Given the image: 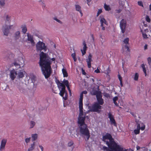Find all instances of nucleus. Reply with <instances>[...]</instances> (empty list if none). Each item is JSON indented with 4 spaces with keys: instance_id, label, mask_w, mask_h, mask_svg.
<instances>
[{
    "instance_id": "f257e3e1",
    "label": "nucleus",
    "mask_w": 151,
    "mask_h": 151,
    "mask_svg": "<svg viewBox=\"0 0 151 151\" xmlns=\"http://www.w3.org/2000/svg\"><path fill=\"white\" fill-rule=\"evenodd\" d=\"M87 93V91H83L80 95L79 103L80 113L78 121V123L80 129V132L82 134L86 136V141L89 139L90 135L88 130L87 127V125L84 122L85 117V115L83 114V94H86Z\"/></svg>"
},
{
    "instance_id": "f03ea898",
    "label": "nucleus",
    "mask_w": 151,
    "mask_h": 151,
    "mask_svg": "<svg viewBox=\"0 0 151 151\" xmlns=\"http://www.w3.org/2000/svg\"><path fill=\"white\" fill-rule=\"evenodd\" d=\"M40 65L42 74L46 79L49 78L52 72L51 65V59L47 55L46 53L41 52L40 55Z\"/></svg>"
},
{
    "instance_id": "7ed1b4c3",
    "label": "nucleus",
    "mask_w": 151,
    "mask_h": 151,
    "mask_svg": "<svg viewBox=\"0 0 151 151\" xmlns=\"http://www.w3.org/2000/svg\"><path fill=\"white\" fill-rule=\"evenodd\" d=\"M102 140L109 147V148L104 146L103 149L104 151H134L131 149H126L118 145L114 142V139L111 135L108 133H107L103 137Z\"/></svg>"
},
{
    "instance_id": "20e7f679",
    "label": "nucleus",
    "mask_w": 151,
    "mask_h": 151,
    "mask_svg": "<svg viewBox=\"0 0 151 151\" xmlns=\"http://www.w3.org/2000/svg\"><path fill=\"white\" fill-rule=\"evenodd\" d=\"M58 88L60 91L59 95L63 97L65 100L68 99V94L65 89V86L64 84L60 82L58 80L56 81Z\"/></svg>"
},
{
    "instance_id": "39448f33",
    "label": "nucleus",
    "mask_w": 151,
    "mask_h": 151,
    "mask_svg": "<svg viewBox=\"0 0 151 151\" xmlns=\"http://www.w3.org/2000/svg\"><path fill=\"white\" fill-rule=\"evenodd\" d=\"M36 47L37 51H41L43 50L44 52H45L47 50V46L45 45V44L40 41L36 44Z\"/></svg>"
},
{
    "instance_id": "423d86ee",
    "label": "nucleus",
    "mask_w": 151,
    "mask_h": 151,
    "mask_svg": "<svg viewBox=\"0 0 151 151\" xmlns=\"http://www.w3.org/2000/svg\"><path fill=\"white\" fill-rule=\"evenodd\" d=\"M102 106L99 105L97 102L95 103L92 106L90 111L93 112H99V109H101Z\"/></svg>"
},
{
    "instance_id": "0eeeda50",
    "label": "nucleus",
    "mask_w": 151,
    "mask_h": 151,
    "mask_svg": "<svg viewBox=\"0 0 151 151\" xmlns=\"http://www.w3.org/2000/svg\"><path fill=\"white\" fill-rule=\"evenodd\" d=\"M126 21L125 20L122 19L120 22V27L122 33H124L126 31Z\"/></svg>"
},
{
    "instance_id": "6e6552de",
    "label": "nucleus",
    "mask_w": 151,
    "mask_h": 151,
    "mask_svg": "<svg viewBox=\"0 0 151 151\" xmlns=\"http://www.w3.org/2000/svg\"><path fill=\"white\" fill-rule=\"evenodd\" d=\"M13 25H10L9 26L6 25L4 27L3 26L2 31L4 35L7 36H8L9 32V30L11 29V27Z\"/></svg>"
},
{
    "instance_id": "1a4fd4ad",
    "label": "nucleus",
    "mask_w": 151,
    "mask_h": 151,
    "mask_svg": "<svg viewBox=\"0 0 151 151\" xmlns=\"http://www.w3.org/2000/svg\"><path fill=\"white\" fill-rule=\"evenodd\" d=\"M108 117L110 119V122L111 124H113L114 126H116V123L114 119L113 115L111 113L109 112L108 113Z\"/></svg>"
},
{
    "instance_id": "9d476101",
    "label": "nucleus",
    "mask_w": 151,
    "mask_h": 151,
    "mask_svg": "<svg viewBox=\"0 0 151 151\" xmlns=\"http://www.w3.org/2000/svg\"><path fill=\"white\" fill-rule=\"evenodd\" d=\"M100 22L101 23V26L102 27V29L103 30H105L104 25H107V22L104 18H101L100 20Z\"/></svg>"
},
{
    "instance_id": "9b49d317",
    "label": "nucleus",
    "mask_w": 151,
    "mask_h": 151,
    "mask_svg": "<svg viewBox=\"0 0 151 151\" xmlns=\"http://www.w3.org/2000/svg\"><path fill=\"white\" fill-rule=\"evenodd\" d=\"M70 132V135L72 137H75V127L71 126L69 128Z\"/></svg>"
},
{
    "instance_id": "f8f14e48",
    "label": "nucleus",
    "mask_w": 151,
    "mask_h": 151,
    "mask_svg": "<svg viewBox=\"0 0 151 151\" xmlns=\"http://www.w3.org/2000/svg\"><path fill=\"white\" fill-rule=\"evenodd\" d=\"M102 97L101 94L96 97L97 101L98 102V103L99 105H102L104 103V100L102 99Z\"/></svg>"
},
{
    "instance_id": "ddd939ff",
    "label": "nucleus",
    "mask_w": 151,
    "mask_h": 151,
    "mask_svg": "<svg viewBox=\"0 0 151 151\" xmlns=\"http://www.w3.org/2000/svg\"><path fill=\"white\" fill-rule=\"evenodd\" d=\"M17 73L16 71L14 69L11 70L10 72V77L12 80H14L15 78Z\"/></svg>"
},
{
    "instance_id": "4468645a",
    "label": "nucleus",
    "mask_w": 151,
    "mask_h": 151,
    "mask_svg": "<svg viewBox=\"0 0 151 151\" xmlns=\"http://www.w3.org/2000/svg\"><path fill=\"white\" fill-rule=\"evenodd\" d=\"M6 142L7 140L6 139H2L0 146V150L1 151H2L4 149Z\"/></svg>"
},
{
    "instance_id": "2eb2a0df",
    "label": "nucleus",
    "mask_w": 151,
    "mask_h": 151,
    "mask_svg": "<svg viewBox=\"0 0 151 151\" xmlns=\"http://www.w3.org/2000/svg\"><path fill=\"white\" fill-rule=\"evenodd\" d=\"M91 93L92 95H96V97L101 94V92L99 91H97L94 88H93L91 91Z\"/></svg>"
},
{
    "instance_id": "dca6fc26",
    "label": "nucleus",
    "mask_w": 151,
    "mask_h": 151,
    "mask_svg": "<svg viewBox=\"0 0 151 151\" xmlns=\"http://www.w3.org/2000/svg\"><path fill=\"white\" fill-rule=\"evenodd\" d=\"M83 50L81 49V50L82 52V55H83L86 53V51L87 50V47L86 46V42L85 41L83 42Z\"/></svg>"
},
{
    "instance_id": "f3484780",
    "label": "nucleus",
    "mask_w": 151,
    "mask_h": 151,
    "mask_svg": "<svg viewBox=\"0 0 151 151\" xmlns=\"http://www.w3.org/2000/svg\"><path fill=\"white\" fill-rule=\"evenodd\" d=\"M76 11L78 12V13H77L78 15L80 14L81 17L83 16V14L81 9V7L79 5H76Z\"/></svg>"
},
{
    "instance_id": "a211bd4d",
    "label": "nucleus",
    "mask_w": 151,
    "mask_h": 151,
    "mask_svg": "<svg viewBox=\"0 0 151 151\" xmlns=\"http://www.w3.org/2000/svg\"><path fill=\"white\" fill-rule=\"evenodd\" d=\"M27 40L29 41L32 45H34L35 44L34 41L33 40V37L31 35L27 34Z\"/></svg>"
},
{
    "instance_id": "6ab92c4d",
    "label": "nucleus",
    "mask_w": 151,
    "mask_h": 151,
    "mask_svg": "<svg viewBox=\"0 0 151 151\" xmlns=\"http://www.w3.org/2000/svg\"><path fill=\"white\" fill-rule=\"evenodd\" d=\"M148 27H145V26H143V25H141L140 26L141 31L142 32H145V33H147V31H149L148 30Z\"/></svg>"
},
{
    "instance_id": "aec40b11",
    "label": "nucleus",
    "mask_w": 151,
    "mask_h": 151,
    "mask_svg": "<svg viewBox=\"0 0 151 151\" xmlns=\"http://www.w3.org/2000/svg\"><path fill=\"white\" fill-rule=\"evenodd\" d=\"M20 36V32L19 31L15 32L14 34V37L16 40L19 39Z\"/></svg>"
},
{
    "instance_id": "412c9836",
    "label": "nucleus",
    "mask_w": 151,
    "mask_h": 151,
    "mask_svg": "<svg viewBox=\"0 0 151 151\" xmlns=\"http://www.w3.org/2000/svg\"><path fill=\"white\" fill-rule=\"evenodd\" d=\"M137 129H135L134 130V132L135 134H139L140 129V125L139 124H137Z\"/></svg>"
},
{
    "instance_id": "4be33fe9",
    "label": "nucleus",
    "mask_w": 151,
    "mask_h": 151,
    "mask_svg": "<svg viewBox=\"0 0 151 151\" xmlns=\"http://www.w3.org/2000/svg\"><path fill=\"white\" fill-rule=\"evenodd\" d=\"M70 52L71 53H72L73 51H74V52L72 53L71 54V56L73 57V59L75 62H76V52L74 51V49L73 48L72 50V48H70Z\"/></svg>"
},
{
    "instance_id": "5701e85b",
    "label": "nucleus",
    "mask_w": 151,
    "mask_h": 151,
    "mask_svg": "<svg viewBox=\"0 0 151 151\" xmlns=\"http://www.w3.org/2000/svg\"><path fill=\"white\" fill-rule=\"evenodd\" d=\"M62 71L64 77H67L68 76V73L66 69L63 68L62 69Z\"/></svg>"
},
{
    "instance_id": "b1692460",
    "label": "nucleus",
    "mask_w": 151,
    "mask_h": 151,
    "mask_svg": "<svg viewBox=\"0 0 151 151\" xmlns=\"http://www.w3.org/2000/svg\"><path fill=\"white\" fill-rule=\"evenodd\" d=\"M35 142H34L33 144H31L28 150L29 151H32L35 148Z\"/></svg>"
},
{
    "instance_id": "393cba45",
    "label": "nucleus",
    "mask_w": 151,
    "mask_h": 151,
    "mask_svg": "<svg viewBox=\"0 0 151 151\" xmlns=\"http://www.w3.org/2000/svg\"><path fill=\"white\" fill-rule=\"evenodd\" d=\"M32 141H34L37 138V134H32Z\"/></svg>"
},
{
    "instance_id": "a878e982",
    "label": "nucleus",
    "mask_w": 151,
    "mask_h": 151,
    "mask_svg": "<svg viewBox=\"0 0 151 151\" xmlns=\"http://www.w3.org/2000/svg\"><path fill=\"white\" fill-rule=\"evenodd\" d=\"M141 67L143 69V70L145 74V76H146V68L145 66V65L144 64H142L141 65Z\"/></svg>"
},
{
    "instance_id": "bb28decb",
    "label": "nucleus",
    "mask_w": 151,
    "mask_h": 151,
    "mask_svg": "<svg viewBox=\"0 0 151 151\" xmlns=\"http://www.w3.org/2000/svg\"><path fill=\"white\" fill-rule=\"evenodd\" d=\"M11 17H9L8 15H6V21L8 22V24H9L10 23V21H11Z\"/></svg>"
},
{
    "instance_id": "cd10ccee",
    "label": "nucleus",
    "mask_w": 151,
    "mask_h": 151,
    "mask_svg": "<svg viewBox=\"0 0 151 151\" xmlns=\"http://www.w3.org/2000/svg\"><path fill=\"white\" fill-rule=\"evenodd\" d=\"M122 48L123 50H125L126 49V51L127 52H129V47L127 45H125Z\"/></svg>"
},
{
    "instance_id": "c85d7f7f",
    "label": "nucleus",
    "mask_w": 151,
    "mask_h": 151,
    "mask_svg": "<svg viewBox=\"0 0 151 151\" xmlns=\"http://www.w3.org/2000/svg\"><path fill=\"white\" fill-rule=\"evenodd\" d=\"M22 32L23 33H26L27 31V28L25 25H24L22 27Z\"/></svg>"
},
{
    "instance_id": "c756f323",
    "label": "nucleus",
    "mask_w": 151,
    "mask_h": 151,
    "mask_svg": "<svg viewBox=\"0 0 151 151\" xmlns=\"http://www.w3.org/2000/svg\"><path fill=\"white\" fill-rule=\"evenodd\" d=\"M18 76L19 78H22L24 77V74L23 72L20 71L18 73Z\"/></svg>"
},
{
    "instance_id": "7c9ffc66",
    "label": "nucleus",
    "mask_w": 151,
    "mask_h": 151,
    "mask_svg": "<svg viewBox=\"0 0 151 151\" xmlns=\"http://www.w3.org/2000/svg\"><path fill=\"white\" fill-rule=\"evenodd\" d=\"M104 8L106 11H109L110 10V8L109 5H107L105 3L104 4Z\"/></svg>"
},
{
    "instance_id": "2f4dec72",
    "label": "nucleus",
    "mask_w": 151,
    "mask_h": 151,
    "mask_svg": "<svg viewBox=\"0 0 151 151\" xmlns=\"http://www.w3.org/2000/svg\"><path fill=\"white\" fill-rule=\"evenodd\" d=\"M92 61H91V60H86V61L87 65H88V68H91V62Z\"/></svg>"
},
{
    "instance_id": "473e14b6",
    "label": "nucleus",
    "mask_w": 151,
    "mask_h": 151,
    "mask_svg": "<svg viewBox=\"0 0 151 151\" xmlns=\"http://www.w3.org/2000/svg\"><path fill=\"white\" fill-rule=\"evenodd\" d=\"M142 32V36H143V38L145 39L147 38H148L147 37V35H148L147 34V33H145V32Z\"/></svg>"
},
{
    "instance_id": "72a5a7b5",
    "label": "nucleus",
    "mask_w": 151,
    "mask_h": 151,
    "mask_svg": "<svg viewBox=\"0 0 151 151\" xmlns=\"http://www.w3.org/2000/svg\"><path fill=\"white\" fill-rule=\"evenodd\" d=\"M63 83L65 86L69 85V83L68 81L66 80L65 79H64Z\"/></svg>"
},
{
    "instance_id": "f704fd0d",
    "label": "nucleus",
    "mask_w": 151,
    "mask_h": 151,
    "mask_svg": "<svg viewBox=\"0 0 151 151\" xmlns=\"http://www.w3.org/2000/svg\"><path fill=\"white\" fill-rule=\"evenodd\" d=\"M129 39L128 38H126L124 40L123 42L126 45L129 44Z\"/></svg>"
},
{
    "instance_id": "c9c22d12",
    "label": "nucleus",
    "mask_w": 151,
    "mask_h": 151,
    "mask_svg": "<svg viewBox=\"0 0 151 151\" xmlns=\"http://www.w3.org/2000/svg\"><path fill=\"white\" fill-rule=\"evenodd\" d=\"M138 77H139V74H138V73H136L135 74V76L134 78V79L135 81H137L138 80Z\"/></svg>"
},
{
    "instance_id": "e433bc0d",
    "label": "nucleus",
    "mask_w": 151,
    "mask_h": 151,
    "mask_svg": "<svg viewBox=\"0 0 151 151\" xmlns=\"http://www.w3.org/2000/svg\"><path fill=\"white\" fill-rule=\"evenodd\" d=\"M35 125V122L33 121H31L30 122V128H32Z\"/></svg>"
},
{
    "instance_id": "4c0bfd02",
    "label": "nucleus",
    "mask_w": 151,
    "mask_h": 151,
    "mask_svg": "<svg viewBox=\"0 0 151 151\" xmlns=\"http://www.w3.org/2000/svg\"><path fill=\"white\" fill-rule=\"evenodd\" d=\"M92 55H91V53H89V55L88 57V58L86 60H89L92 61Z\"/></svg>"
},
{
    "instance_id": "58836bf2",
    "label": "nucleus",
    "mask_w": 151,
    "mask_h": 151,
    "mask_svg": "<svg viewBox=\"0 0 151 151\" xmlns=\"http://www.w3.org/2000/svg\"><path fill=\"white\" fill-rule=\"evenodd\" d=\"M147 60L149 65L151 66V58L150 57H148L147 59Z\"/></svg>"
},
{
    "instance_id": "ea45409f",
    "label": "nucleus",
    "mask_w": 151,
    "mask_h": 151,
    "mask_svg": "<svg viewBox=\"0 0 151 151\" xmlns=\"http://www.w3.org/2000/svg\"><path fill=\"white\" fill-rule=\"evenodd\" d=\"M14 65L16 67L17 69H18V68H20V65L17 63L15 62L14 63Z\"/></svg>"
},
{
    "instance_id": "a19ab883",
    "label": "nucleus",
    "mask_w": 151,
    "mask_h": 151,
    "mask_svg": "<svg viewBox=\"0 0 151 151\" xmlns=\"http://www.w3.org/2000/svg\"><path fill=\"white\" fill-rule=\"evenodd\" d=\"M57 89V87H53L52 88V91L53 93H57V90H56V89Z\"/></svg>"
},
{
    "instance_id": "79ce46f5",
    "label": "nucleus",
    "mask_w": 151,
    "mask_h": 151,
    "mask_svg": "<svg viewBox=\"0 0 151 151\" xmlns=\"http://www.w3.org/2000/svg\"><path fill=\"white\" fill-rule=\"evenodd\" d=\"M0 4L2 6H4L5 4L4 0H0Z\"/></svg>"
},
{
    "instance_id": "37998d69",
    "label": "nucleus",
    "mask_w": 151,
    "mask_h": 151,
    "mask_svg": "<svg viewBox=\"0 0 151 151\" xmlns=\"http://www.w3.org/2000/svg\"><path fill=\"white\" fill-rule=\"evenodd\" d=\"M73 141H71L68 143V146L69 147H70L73 145Z\"/></svg>"
},
{
    "instance_id": "c03bdc74",
    "label": "nucleus",
    "mask_w": 151,
    "mask_h": 151,
    "mask_svg": "<svg viewBox=\"0 0 151 151\" xmlns=\"http://www.w3.org/2000/svg\"><path fill=\"white\" fill-rule=\"evenodd\" d=\"M30 141V137L27 138L25 139V142L27 143H28Z\"/></svg>"
},
{
    "instance_id": "a18cd8bd",
    "label": "nucleus",
    "mask_w": 151,
    "mask_h": 151,
    "mask_svg": "<svg viewBox=\"0 0 151 151\" xmlns=\"http://www.w3.org/2000/svg\"><path fill=\"white\" fill-rule=\"evenodd\" d=\"M138 4L140 6L143 7V3L142 1H138Z\"/></svg>"
},
{
    "instance_id": "49530a36",
    "label": "nucleus",
    "mask_w": 151,
    "mask_h": 151,
    "mask_svg": "<svg viewBox=\"0 0 151 151\" xmlns=\"http://www.w3.org/2000/svg\"><path fill=\"white\" fill-rule=\"evenodd\" d=\"M145 19L148 22H150V19L149 18V17L147 15L146 16Z\"/></svg>"
},
{
    "instance_id": "de8ad7c7",
    "label": "nucleus",
    "mask_w": 151,
    "mask_h": 151,
    "mask_svg": "<svg viewBox=\"0 0 151 151\" xmlns=\"http://www.w3.org/2000/svg\"><path fill=\"white\" fill-rule=\"evenodd\" d=\"M71 111H72V113L74 115L75 112V109L74 108V107H73V106L71 107Z\"/></svg>"
},
{
    "instance_id": "09e8293b",
    "label": "nucleus",
    "mask_w": 151,
    "mask_h": 151,
    "mask_svg": "<svg viewBox=\"0 0 151 151\" xmlns=\"http://www.w3.org/2000/svg\"><path fill=\"white\" fill-rule=\"evenodd\" d=\"M102 12V10L101 9H99L98 11L97 12V16H98Z\"/></svg>"
},
{
    "instance_id": "8fccbe9b",
    "label": "nucleus",
    "mask_w": 151,
    "mask_h": 151,
    "mask_svg": "<svg viewBox=\"0 0 151 151\" xmlns=\"http://www.w3.org/2000/svg\"><path fill=\"white\" fill-rule=\"evenodd\" d=\"M117 99L118 97L117 96L115 97L113 99L114 102H115L117 100Z\"/></svg>"
},
{
    "instance_id": "3c124183",
    "label": "nucleus",
    "mask_w": 151,
    "mask_h": 151,
    "mask_svg": "<svg viewBox=\"0 0 151 151\" xmlns=\"http://www.w3.org/2000/svg\"><path fill=\"white\" fill-rule=\"evenodd\" d=\"M54 20H56V21H57L59 23H61V21L60 20H59L57 18H54Z\"/></svg>"
},
{
    "instance_id": "603ef678",
    "label": "nucleus",
    "mask_w": 151,
    "mask_h": 151,
    "mask_svg": "<svg viewBox=\"0 0 151 151\" xmlns=\"http://www.w3.org/2000/svg\"><path fill=\"white\" fill-rule=\"evenodd\" d=\"M82 73L83 74L86 75V73L85 72V70H83L82 68Z\"/></svg>"
},
{
    "instance_id": "864d4df0",
    "label": "nucleus",
    "mask_w": 151,
    "mask_h": 151,
    "mask_svg": "<svg viewBox=\"0 0 151 151\" xmlns=\"http://www.w3.org/2000/svg\"><path fill=\"white\" fill-rule=\"evenodd\" d=\"M147 33L148 35L149 36L151 37V30H150V31H147Z\"/></svg>"
},
{
    "instance_id": "5fc2aeb1",
    "label": "nucleus",
    "mask_w": 151,
    "mask_h": 151,
    "mask_svg": "<svg viewBox=\"0 0 151 151\" xmlns=\"http://www.w3.org/2000/svg\"><path fill=\"white\" fill-rule=\"evenodd\" d=\"M145 125H144L142 127H140V129L142 130H144V129H145Z\"/></svg>"
},
{
    "instance_id": "6e6d98bb",
    "label": "nucleus",
    "mask_w": 151,
    "mask_h": 151,
    "mask_svg": "<svg viewBox=\"0 0 151 151\" xmlns=\"http://www.w3.org/2000/svg\"><path fill=\"white\" fill-rule=\"evenodd\" d=\"M94 72H95L97 73H100V71L98 69V68H97V69L96 70H95Z\"/></svg>"
},
{
    "instance_id": "4d7b16f0",
    "label": "nucleus",
    "mask_w": 151,
    "mask_h": 151,
    "mask_svg": "<svg viewBox=\"0 0 151 151\" xmlns=\"http://www.w3.org/2000/svg\"><path fill=\"white\" fill-rule=\"evenodd\" d=\"M118 78H119V81H122V77L121 76H120V75H119V74L118 75Z\"/></svg>"
},
{
    "instance_id": "13d9d810",
    "label": "nucleus",
    "mask_w": 151,
    "mask_h": 151,
    "mask_svg": "<svg viewBox=\"0 0 151 151\" xmlns=\"http://www.w3.org/2000/svg\"><path fill=\"white\" fill-rule=\"evenodd\" d=\"M142 25H143V26H145V27H148L147 25L146 24H145V22H143V24H142Z\"/></svg>"
},
{
    "instance_id": "bf43d9fd",
    "label": "nucleus",
    "mask_w": 151,
    "mask_h": 151,
    "mask_svg": "<svg viewBox=\"0 0 151 151\" xmlns=\"http://www.w3.org/2000/svg\"><path fill=\"white\" fill-rule=\"evenodd\" d=\"M116 12L119 13L121 12V10H120V9L116 10Z\"/></svg>"
},
{
    "instance_id": "052dcab7",
    "label": "nucleus",
    "mask_w": 151,
    "mask_h": 151,
    "mask_svg": "<svg viewBox=\"0 0 151 151\" xmlns=\"http://www.w3.org/2000/svg\"><path fill=\"white\" fill-rule=\"evenodd\" d=\"M147 45L146 44L144 46V49L145 50L147 49Z\"/></svg>"
},
{
    "instance_id": "680f3d73",
    "label": "nucleus",
    "mask_w": 151,
    "mask_h": 151,
    "mask_svg": "<svg viewBox=\"0 0 151 151\" xmlns=\"http://www.w3.org/2000/svg\"><path fill=\"white\" fill-rule=\"evenodd\" d=\"M39 147L41 149V151H43V147L41 145H40L39 146Z\"/></svg>"
},
{
    "instance_id": "e2e57ef3",
    "label": "nucleus",
    "mask_w": 151,
    "mask_h": 151,
    "mask_svg": "<svg viewBox=\"0 0 151 151\" xmlns=\"http://www.w3.org/2000/svg\"><path fill=\"white\" fill-rule=\"evenodd\" d=\"M66 86L67 87V88L68 91H70V88L69 85H67V86Z\"/></svg>"
},
{
    "instance_id": "0e129e2a",
    "label": "nucleus",
    "mask_w": 151,
    "mask_h": 151,
    "mask_svg": "<svg viewBox=\"0 0 151 151\" xmlns=\"http://www.w3.org/2000/svg\"><path fill=\"white\" fill-rule=\"evenodd\" d=\"M69 91V94L70 95V96H71V95H72V93H71V90H70V91Z\"/></svg>"
},
{
    "instance_id": "69168bd1",
    "label": "nucleus",
    "mask_w": 151,
    "mask_h": 151,
    "mask_svg": "<svg viewBox=\"0 0 151 151\" xmlns=\"http://www.w3.org/2000/svg\"><path fill=\"white\" fill-rule=\"evenodd\" d=\"M115 104L117 106H118V104L117 103V102H114Z\"/></svg>"
},
{
    "instance_id": "338daca9",
    "label": "nucleus",
    "mask_w": 151,
    "mask_h": 151,
    "mask_svg": "<svg viewBox=\"0 0 151 151\" xmlns=\"http://www.w3.org/2000/svg\"><path fill=\"white\" fill-rule=\"evenodd\" d=\"M120 81V83L121 86H122L123 84H122V81Z\"/></svg>"
},
{
    "instance_id": "774afa93",
    "label": "nucleus",
    "mask_w": 151,
    "mask_h": 151,
    "mask_svg": "<svg viewBox=\"0 0 151 151\" xmlns=\"http://www.w3.org/2000/svg\"><path fill=\"white\" fill-rule=\"evenodd\" d=\"M149 9L151 11V4H150V5L149 6Z\"/></svg>"
}]
</instances>
